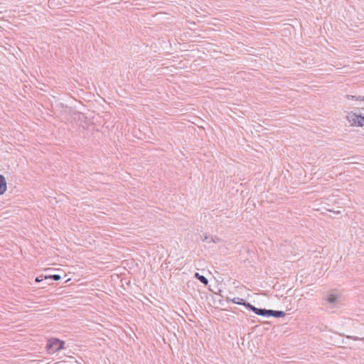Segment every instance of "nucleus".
<instances>
[{"label": "nucleus", "mask_w": 364, "mask_h": 364, "mask_svg": "<svg viewBox=\"0 0 364 364\" xmlns=\"http://www.w3.org/2000/svg\"><path fill=\"white\" fill-rule=\"evenodd\" d=\"M346 118L352 127L364 126V116L354 111L348 110L345 112Z\"/></svg>", "instance_id": "f257e3e1"}, {"label": "nucleus", "mask_w": 364, "mask_h": 364, "mask_svg": "<svg viewBox=\"0 0 364 364\" xmlns=\"http://www.w3.org/2000/svg\"><path fill=\"white\" fill-rule=\"evenodd\" d=\"M65 342L58 338H51L48 339L47 343V349L50 353L55 352L64 348Z\"/></svg>", "instance_id": "f03ea898"}, {"label": "nucleus", "mask_w": 364, "mask_h": 364, "mask_svg": "<svg viewBox=\"0 0 364 364\" xmlns=\"http://www.w3.org/2000/svg\"><path fill=\"white\" fill-rule=\"evenodd\" d=\"M247 307L257 315L269 316L270 310L258 309L250 304H247Z\"/></svg>", "instance_id": "7ed1b4c3"}, {"label": "nucleus", "mask_w": 364, "mask_h": 364, "mask_svg": "<svg viewBox=\"0 0 364 364\" xmlns=\"http://www.w3.org/2000/svg\"><path fill=\"white\" fill-rule=\"evenodd\" d=\"M7 191V183L6 178L0 174V196L4 195Z\"/></svg>", "instance_id": "20e7f679"}, {"label": "nucleus", "mask_w": 364, "mask_h": 364, "mask_svg": "<svg viewBox=\"0 0 364 364\" xmlns=\"http://www.w3.org/2000/svg\"><path fill=\"white\" fill-rule=\"evenodd\" d=\"M339 297L334 294H328L326 296V301L328 304L335 305L338 303Z\"/></svg>", "instance_id": "39448f33"}, {"label": "nucleus", "mask_w": 364, "mask_h": 364, "mask_svg": "<svg viewBox=\"0 0 364 364\" xmlns=\"http://www.w3.org/2000/svg\"><path fill=\"white\" fill-rule=\"evenodd\" d=\"M270 316L276 318L284 317L285 316V313L282 311L270 310L269 316Z\"/></svg>", "instance_id": "423d86ee"}, {"label": "nucleus", "mask_w": 364, "mask_h": 364, "mask_svg": "<svg viewBox=\"0 0 364 364\" xmlns=\"http://www.w3.org/2000/svg\"><path fill=\"white\" fill-rule=\"evenodd\" d=\"M195 277L205 285L208 284V280L204 276L200 275L199 273L196 272Z\"/></svg>", "instance_id": "0eeeda50"}, {"label": "nucleus", "mask_w": 364, "mask_h": 364, "mask_svg": "<svg viewBox=\"0 0 364 364\" xmlns=\"http://www.w3.org/2000/svg\"><path fill=\"white\" fill-rule=\"evenodd\" d=\"M232 301L235 304H242V305H244L245 306H247V304L248 303H245L243 301V299H241V298H239V297H236V298H234L232 299Z\"/></svg>", "instance_id": "6e6552de"}, {"label": "nucleus", "mask_w": 364, "mask_h": 364, "mask_svg": "<svg viewBox=\"0 0 364 364\" xmlns=\"http://www.w3.org/2000/svg\"><path fill=\"white\" fill-rule=\"evenodd\" d=\"M360 96H358V97H359ZM345 100L348 102H350L351 100H358L357 99V97L356 96H354V95H347L345 96ZM360 101H361L360 100H359Z\"/></svg>", "instance_id": "1a4fd4ad"}, {"label": "nucleus", "mask_w": 364, "mask_h": 364, "mask_svg": "<svg viewBox=\"0 0 364 364\" xmlns=\"http://www.w3.org/2000/svg\"><path fill=\"white\" fill-rule=\"evenodd\" d=\"M45 278L46 279L50 278V279H54L55 281H58V280L60 279L61 277L60 275H58V274H54V275H51V276H49V277L46 276V277H45Z\"/></svg>", "instance_id": "9d476101"}, {"label": "nucleus", "mask_w": 364, "mask_h": 364, "mask_svg": "<svg viewBox=\"0 0 364 364\" xmlns=\"http://www.w3.org/2000/svg\"><path fill=\"white\" fill-rule=\"evenodd\" d=\"M204 241H208V242H213V238H209V237L208 236H205L203 239Z\"/></svg>", "instance_id": "9b49d317"}, {"label": "nucleus", "mask_w": 364, "mask_h": 364, "mask_svg": "<svg viewBox=\"0 0 364 364\" xmlns=\"http://www.w3.org/2000/svg\"><path fill=\"white\" fill-rule=\"evenodd\" d=\"M347 338H351L354 341H358L359 338L358 337H353V336H347Z\"/></svg>", "instance_id": "f8f14e48"}, {"label": "nucleus", "mask_w": 364, "mask_h": 364, "mask_svg": "<svg viewBox=\"0 0 364 364\" xmlns=\"http://www.w3.org/2000/svg\"><path fill=\"white\" fill-rule=\"evenodd\" d=\"M42 280H43V279H39V277H36V282H41Z\"/></svg>", "instance_id": "ddd939ff"}, {"label": "nucleus", "mask_w": 364, "mask_h": 364, "mask_svg": "<svg viewBox=\"0 0 364 364\" xmlns=\"http://www.w3.org/2000/svg\"><path fill=\"white\" fill-rule=\"evenodd\" d=\"M358 100H364V97H357Z\"/></svg>", "instance_id": "4468645a"}, {"label": "nucleus", "mask_w": 364, "mask_h": 364, "mask_svg": "<svg viewBox=\"0 0 364 364\" xmlns=\"http://www.w3.org/2000/svg\"><path fill=\"white\" fill-rule=\"evenodd\" d=\"M60 362H57V363H55V364H60Z\"/></svg>", "instance_id": "2eb2a0df"}]
</instances>
